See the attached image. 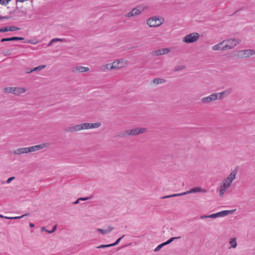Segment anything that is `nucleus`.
<instances>
[{
	"instance_id": "obj_1",
	"label": "nucleus",
	"mask_w": 255,
	"mask_h": 255,
	"mask_svg": "<svg viewBox=\"0 0 255 255\" xmlns=\"http://www.w3.org/2000/svg\"><path fill=\"white\" fill-rule=\"evenodd\" d=\"M238 171V168H235L230 173V174L226 178H224L220 183V186L217 189V191L218 192L219 196L220 197H223L225 193L231 186L233 182L236 178Z\"/></svg>"
},
{
	"instance_id": "obj_2",
	"label": "nucleus",
	"mask_w": 255,
	"mask_h": 255,
	"mask_svg": "<svg viewBox=\"0 0 255 255\" xmlns=\"http://www.w3.org/2000/svg\"><path fill=\"white\" fill-rule=\"evenodd\" d=\"M47 146V143H44L39 145H36L30 147H20L15 149L13 153L15 155H20L28 153L41 150Z\"/></svg>"
},
{
	"instance_id": "obj_3",
	"label": "nucleus",
	"mask_w": 255,
	"mask_h": 255,
	"mask_svg": "<svg viewBox=\"0 0 255 255\" xmlns=\"http://www.w3.org/2000/svg\"><path fill=\"white\" fill-rule=\"evenodd\" d=\"M163 22V18L157 16H154L149 18L147 20L146 23L150 27H155L161 25Z\"/></svg>"
},
{
	"instance_id": "obj_4",
	"label": "nucleus",
	"mask_w": 255,
	"mask_h": 255,
	"mask_svg": "<svg viewBox=\"0 0 255 255\" xmlns=\"http://www.w3.org/2000/svg\"><path fill=\"white\" fill-rule=\"evenodd\" d=\"M225 41L223 49L225 50L232 49L240 42L239 39L235 38H231Z\"/></svg>"
},
{
	"instance_id": "obj_5",
	"label": "nucleus",
	"mask_w": 255,
	"mask_h": 255,
	"mask_svg": "<svg viewBox=\"0 0 255 255\" xmlns=\"http://www.w3.org/2000/svg\"><path fill=\"white\" fill-rule=\"evenodd\" d=\"M200 37V35L197 32H193L186 35L183 38V41L187 43H193L197 41Z\"/></svg>"
},
{
	"instance_id": "obj_6",
	"label": "nucleus",
	"mask_w": 255,
	"mask_h": 255,
	"mask_svg": "<svg viewBox=\"0 0 255 255\" xmlns=\"http://www.w3.org/2000/svg\"><path fill=\"white\" fill-rule=\"evenodd\" d=\"M145 128H137L133 129L127 130L125 131L124 135H134L143 133L146 131Z\"/></svg>"
},
{
	"instance_id": "obj_7",
	"label": "nucleus",
	"mask_w": 255,
	"mask_h": 255,
	"mask_svg": "<svg viewBox=\"0 0 255 255\" xmlns=\"http://www.w3.org/2000/svg\"><path fill=\"white\" fill-rule=\"evenodd\" d=\"M116 69H121L126 67L128 64V61L123 58L115 60L113 62Z\"/></svg>"
},
{
	"instance_id": "obj_8",
	"label": "nucleus",
	"mask_w": 255,
	"mask_h": 255,
	"mask_svg": "<svg viewBox=\"0 0 255 255\" xmlns=\"http://www.w3.org/2000/svg\"><path fill=\"white\" fill-rule=\"evenodd\" d=\"M234 210H224L217 213L211 214L208 216V217L212 219H215L218 217H222L232 214Z\"/></svg>"
},
{
	"instance_id": "obj_9",
	"label": "nucleus",
	"mask_w": 255,
	"mask_h": 255,
	"mask_svg": "<svg viewBox=\"0 0 255 255\" xmlns=\"http://www.w3.org/2000/svg\"><path fill=\"white\" fill-rule=\"evenodd\" d=\"M217 95L215 93L202 98L201 102L204 104H208L217 100Z\"/></svg>"
},
{
	"instance_id": "obj_10",
	"label": "nucleus",
	"mask_w": 255,
	"mask_h": 255,
	"mask_svg": "<svg viewBox=\"0 0 255 255\" xmlns=\"http://www.w3.org/2000/svg\"><path fill=\"white\" fill-rule=\"evenodd\" d=\"M82 129H87L91 128H96L100 127L101 126V124L100 123H84L81 124Z\"/></svg>"
},
{
	"instance_id": "obj_11",
	"label": "nucleus",
	"mask_w": 255,
	"mask_h": 255,
	"mask_svg": "<svg viewBox=\"0 0 255 255\" xmlns=\"http://www.w3.org/2000/svg\"><path fill=\"white\" fill-rule=\"evenodd\" d=\"M232 91V90L231 88H228V89H227L226 90H225V91H222L220 93H216L215 94L217 95V100L218 99L222 100L224 98L228 96H229L231 93Z\"/></svg>"
},
{
	"instance_id": "obj_12",
	"label": "nucleus",
	"mask_w": 255,
	"mask_h": 255,
	"mask_svg": "<svg viewBox=\"0 0 255 255\" xmlns=\"http://www.w3.org/2000/svg\"><path fill=\"white\" fill-rule=\"evenodd\" d=\"M141 9H139L138 8H134L131 9L129 12L126 14V17H130L132 16H135L139 15L141 12Z\"/></svg>"
},
{
	"instance_id": "obj_13",
	"label": "nucleus",
	"mask_w": 255,
	"mask_h": 255,
	"mask_svg": "<svg viewBox=\"0 0 255 255\" xmlns=\"http://www.w3.org/2000/svg\"><path fill=\"white\" fill-rule=\"evenodd\" d=\"M170 52V49L168 48L159 49L154 52L155 55L159 56L163 54H168Z\"/></svg>"
},
{
	"instance_id": "obj_14",
	"label": "nucleus",
	"mask_w": 255,
	"mask_h": 255,
	"mask_svg": "<svg viewBox=\"0 0 255 255\" xmlns=\"http://www.w3.org/2000/svg\"><path fill=\"white\" fill-rule=\"evenodd\" d=\"M116 69L115 67L114 66L113 63H108L107 64H105L104 65H103L100 67L99 70L101 72H106L107 70H112Z\"/></svg>"
},
{
	"instance_id": "obj_15",
	"label": "nucleus",
	"mask_w": 255,
	"mask_h": 255,
	"mask_svg": "<svg viewBox=\"0 0 255 255\" xmlns=\"http://www.w3.org/2000/svg\"><path fill=\"white\" fill-rule=\"evenodd\" d=\"M197 192L206 193L207 190L205 189L202 188L201 187H195L189 191L186 192V195L191 193H195Z\"/></svg>"
},
{
	"instance_id": "obj_16",
	"label": "nucleus",
	"mask_w": 255,
	"mask_h": 255,
	"mask_svg": "<svg viewBox=\"0 0 255 255\" xmlns=\"http://www.w3.org/2000/svg\"><path fill=\"white\" fill-rule=\"evenodd\" d=\"M90 70L89 68L87 67H84L82 66H78L73 68L72 71L74 72H78L80 73L87 72Z\"/></svg>"
},
{
	"instance_id": "obj_17",
	"label": "nucleus",
	"mask_w": 255,
	"mask_h": 255,
	"mask_svg": "<svg viewBox=\"0 0 255 255\" xmlns=\"http://www.w3.org/2000/svg\"><path fill=\"white\" fill-rule=\"evenodd\" d=\"M242 56L245 57H248L250 56L253 55L255 54V51L254 50L248 49L241 51Z\"/></svg>"
},
{
	"instance_id": "obj_18",
	"label": "nucleus",
	"mask_w": 255,
	"mask_h": 255,
	"mask_svg": "<svg viewBox=\"0 0 255 255\" xmlns=\"http://www.w3.org/2000/svg\"><path fill=\"white\" fill-rule=\"evenodd\" d=\"M82 130L81 124L76 125L74 126L69 127L67 129L68 132H76Z\"/></svg>"
},
{
	"instance_id": "obj_19",
	"label": "nucleus",
	"mask_w": 255,
	"mask_h": 255,
	"mask_svg": "<svg viewBox=\"0 0 255 255\" xmlns=\"http://www.w3.org/2000/svg\"><path fill=\"white\" fill-rule=\"evenodd\" d=\"M19 28L16 27V26H10V27H5L2 28H0V32H6V31H12L14 30H19Z\"/></svg>"
},
{
	"instance_id": "obj_20",
	"label": "nucleus",
	"mask_w": 255,
	"mask_h": 255,
	"mask_svg": "<svg viewBox=\"0 0 255 255\" xmlns=\"http://www.w3.org/2000/svg\"><path fill=\"white\" fill-rule=\"evenodd\" d=\"M26 91L24 88L21 87H14L13 94L19 95L21 94L24 93Z\"/></svg>"
},
{
	"instance_id": "obj_21",
	"label": "nucleus",
	"mask_w": 255,
	"mask_h": 255,
	"mask_svg": "<svg viewBox=\"0 0 255 255\" xmlns=\"http://www.w3.org/2000/svg\"><path fill=\"white\" fill-rule=\"evenodd\" d=\"M96 230L98 232H100L102 234L104 235V234H107L109 233H110V232H111L112 231H113L114 230V228L109 226L106 229L104 230V229H102L100 228H97Z\"/></svg>"
},
{
	"instance_id": "obj_22",
	"label": "nucleus",
	"mask_w": 255,
	"mask_h": 255,
	"mask_svg": "<svg viewBox=\"0 0 255 255\" xmlns=\"http://www.w3.org/2000/svg\"><path fill=\"white\" fill-rule=\"evenodd\" d=\"M225 42V40H223L221 42L217 44L214 45L212 47V49L213 50H225V49H223V46L222 47V45L224 44Z\"/></svg>"
},
{
	"instance_id": "obj_23",
	"label": "nucleus",
	"mask_w": 255,
	"mask_h": 255,
	"mask_svg": "<svg viewBox=\"0 0 255 255\" xmlns=\"http://www.w3.org/2000/svg\"><path fill=\"white\" fill-rule=\"evenodd\" d=\"M166 81L164 79L162 78H155L153 79L151 83L155 85H158L160 84H163L165 83Z\"/></svg>"
},
{
	"instance_id": "obj_24",
	"label": "nucleus",
	"mask_w": 255,
	"mask_h": 255,
	"mask_svg": "<svg viewBox=\"0 0 255 255\" xmlns=\"http://www.w3.org/2000/svg\"><path fill=\"white\" fill-rule=\"evenodd\" d=\"M186 195V192H182V193H177V194H171V195L165 196L162 197V199L169 198H171V197L183 196V195Z\"/></svg>"
},
{
	"instance_id": "obj_25",
	"label": "nucleus",
	"mask_w": 255,
	"mask_h": 255,
	"mask_svg": "<svg viewBox=\"0 0 255 255\" xmlns=\"http://www.w3.org/2000/svg\"><path fill=\"white\" fill-rule=\"evenodd\" d=\"M229 244L230 245V248H236L237 246V243L236 239L235 238H231L229 241Z\"/></svg>"
},
{
	"instance_id": "obj_26",
	"label": "nucleus",
	"mask_w": 255,
	"mask_h": 255,
	"mask_svg": "<svg viewBox=\"0 0 255 255\" xmlns=\"http://www.w3.org/2000/svg\"><path fill=\"white\" fill-rule=\"evenodd\" d=\"M45 67H46V65H40V66H38L37 67L34 68L33 69L30 70L29 71H27V73H31L32 72L36 71H40V70L43 69L44 68H45Z\"/></svg>"
},
{
	"instance_id": "obj_27",
	"label": "nucleus",
	"mask_w": 255,
	"mask_h": 255,
	"mask_svg": "<svg viewBox=\"0 0 255 255\" xmlns=\"http://www.w3.org/2000/svg\"><path fill=\"white\" fill-rule=\"evenodd\" d=\"M64 41V39H61V38H53L50 40V41L49 42V43L48 44V46H49L51 45L54 42H58V41L63 42Z\"/></svg>"
},
{
	"instance_id": "obj_28",
	"label": "nucleus",
	"mask_w": 255,
	"mask_h": 255,
	"mask_svg": "<svg viewBox=\"0 0 255 255\" xmlns=\"http://www.w3.org/2000/svg\"><path fill=\"white\" fill-rule=\"evenodd\" d=\"M4 90L7 93L13 94L14 87L5 88Z\"/></svg>"
},
{
	"instance_id": "obj_29",
	"label": "nucleus",
	"mask_w": 255,
	"mask_h": 255,
	"mask_svg": "<svg viewBox=\"0 0 255 255\" xmlns=\"http://www.w3.org/2000/svg\"><path fill=\"white\" fill-rule=\"evenodd\" d=\"M185 68L184 65L177 66L175 67L174 70L175 71H181L184 69Z\"/></svg>"
},
{
	"instance_id": "obj_30",
	"label": "nucleus",
	"mask_w": 255,
	"mask_h": 255,
	"mask_svg": "<svg viewBox=\"0 0 255 255\" xmlns=\"http://www.w3.org/2000/svg\"><path fill=\"white\" fill-rule=\"evenodd\" d=\"M113 247L112 244H109V245H102L97 247V248L104 249V248H109V247Z\"/></svg>"
},
{
	"instance_id": "obj_31",
	"label": "nucleus",
	"mask_w": 255,
	"mask_h": 255,
	"mask_svg": "<svg viewBox=\"0 0 255 255\" xmlns=\"http://www.w3.org/2000/svg\"><path fill=\"white\" fill-rule=\"evenodd\" d=\"M180 238H181L180 237H172V238H171L170 239H169L167 241H166V242L168 245L170 243H171L172 242H173L174 240H176V239H179Z\"/></svg>"
},
{
	"instance_id": "obj_32",
	"label": "nucleus",
	"mask_w": 255,
	"mask_h": 255,
	"mask_svg": "<svg viewBox=\"0 0 255 255\" xmlns=\"http://www.w3.org/2000/svg\"><path fill=\"white\" fill-rule=\"evenodd\" d=\"M24 38L23 37H10V41H14V40H24Z\"/></svg>"
},
{
	"instance_id": "obj_33",
	"label": "nucleus",
	"mask_w": 255,
	"mask_h": 255,
	"mask_svg": "<svg viewBox=\"0 0 255 255\" xmlns=\"http://www.w3.org/2000/svg\"><path fill=\"white\" fill-rule=\"evenodd\" d=\"M11 0H0V3L2 5H6Z\"/></svg>"
},
{
	"instance_id": "obj_34",
	"label": "nucleus",
	"mask_w": 255,
	"mask_h": 255,
	"mask_svg": "<svg viewBox=\"0 0 255 255\" xmlns=\"http://www.w3.org/2000/svg\"><path fill=\"white\" fill-rule=\"evenodd\" d=\"M124 237V236H123L121 238H119L115 243H113V244H112V246L114 247V246H115L117 245H118L120 243V242L121 241V239H122V238H123Z\"/></svg>"
},
{
	"instance_id": "obj_35",
	"label": "nucleus",
	"mask_w": 255,
	"mask_h": 255,
	"mask_svg": "<svg viewBox=\"0 0 255 255\" xmlns=\"http://www.w3.org/2000/svg\"><path fill=\"white\" fill-rule=\"evenodd\" d=\"M15 179V177H11L7 179L6 181V183L9 184L10 183L12 180H13Z\"/></svg>"
},
{
	"instance_id": "obj_36",
	"label": "nucleus",
	"mask_w": 255,
	"mask_h": 255,
	"mask_svg": "<svg viewBox=\"0 0 255 255\" xmlns=\"http://www.w3.org/2000/svg\"><path fill=\"white\" fill-rule=\"evenodd\" d=\"M56 228H57V226L55 225L53 227L52 230H51V231L48 230V233H49L50 234L53 233V232H54L55 231V230H56Z\"/></svg>"
},
{
	"instance_id": "obj_37",
	"label": "nucleus",
	"mask_w": 255,
	"mask_h": 255,
	"mask_svg": "<svg viewBox=\"0 0 255 255\" xmlns=\"http://www.w3.org/2000/svg\"><path fill=\"white\" fill-rule=\"evenodd\" d=\"M28 214H24V215H22V216H16V217H13V219H21L26 216H27Z\"/></svg>"
},
{
	"instance_id": "obj_38",
	"label": "nucleus",
	"mask_w": 255,
	"mask_h": 255,
	"mask_svg": "<svg viewBox=\"0 0 255 255\" xmlns=\"http://www.w3.org/2000/svg\"><path fill=\"white\" fill-rule=\"evenodd\" d=\"M162 248V246H161V244L159 245L155 249H154V251L155 252H158V251H159L161 248Z\"/></svg>"
},
{
	"instance_id": "obj_39",
	"label": "nucleus",
	"mask_w": 255,
	"mask_h": 255,
	"mask_svg": "<svg viewBox=\"0 0 255 255\" xmlns=\"http://www.w3.org/2000/svg\"><path fill=\"white\" fill-rule=\"evenodd\" d=\"M10 41V38H3L1 39V42Z\"/></svg>"
},
{
	"instance_id": "obj_40",
	"label": "nucleus",
	"mask_w": 255,
	"mask_h": 255,
	"mask_svg": "<svg viewBox=\"0 0 255 255\" xmlns=\"http://www.w3.org/2000/svg\"><path fill=\"white\" fill-rule=\"evenodd\" d=\"M90 198V197L79 198V200H80V201H86V200H87L89 199Z\"/></svg>"
},
{
	"instance_id": "obj_41",
	"label": "nucleus",
	"mask_w": 255,
	"mask_h": 255,
	"mask_svg": "<svg viewBox=\"0 0 255 255\" xmlns=\"http://www.w3.org/2000/svg\"><path fill=\"white\" fill-rule=\"evenodd\" d=\"M208 215H203L200 217V218L202 219H205V218H208Z\"/></svg>"
},
{
	"instance_id": "obj_42",
	"label": "nucleus",
	"mask_w": 255,
	"mask_h": 255,
	"mask_svg": "<svg viewBox=\"0 0 255 255\" xmlns=\"http://www.w3.org/2000/svg\"><path fill=\"white\" fill-rule=\"evenodd\" d=\"M41 230L42 232L45 231V232H48V230H46L44 227H42L41 229Z\"/></svg>"
},
{
	"instance_id": "obj_43",
	"label": "nucleus",
	"mask_w": 255,
	"mask_h": 255,
	"mask_svg": "<svg viewBox=\"0 0 255 255\" xmlns=\"http://www.w3.org/2000/svg\"><path fill=\"white\" fill-rule=\"evenodd\" d=\"M80 201V200H79V198H78V199H77L75 202H74L73 203H74V204H78V203H79V201Z\"/></svg>"
},
{
	"instance_id": "obj_44",
	"label": "nucleus",
	"mask_w": 255,
	"mask_h": 255,
	"mask_svg": "<svg viewBox=\"0 0 255 255\" xmlns=\"http://www.w3.org/2000/svg\"><path fill=\"white\" fill-rule=\"evenodd\" d=\"M29 226H30V227H31V228H33V227H34V224H33V223H29Z\"/></svg>"
},
{
	"instance_id": "obj_45",
	"label": "nucleus",
	"mask_w": 255,
	"mask_h": 255,
	"mask_svg": "<svg viewBox=\"0 0 255 255\" xmlns=\"http://www.w3.org/2000/svg\"><path fill=\"white\" fill-rule=\"evenodd\" d=\"M161 246H162V247L165 245H168V244L166 242H164V243H163L162 244H161Z\"/></svg>"
},
{
	"instance_id": "obj_46",
	"label": "nucleus",
	"mask_w": 255,
	"mask_h": 255,
	"mask_svg": "<svg viewBox=\"0 0 255 255\" xmlns=\"http://www.w3.org/2000/svg\"><path fill=\"white\" fill-rule=\"evenodd\" d=\"M5 219H13V217H4Z\"/></svg>"
},
{
	"instance_id": "obj_47",
	"label": "nucleus",
	"mask_w": 255,
	"mask_h": 255,
	"mask_svg": "<svg viewBox=\"0 0 255 255\" xmlns=\"http://www.w3.org/2000/svg\"><path fill=\"white\" fill-rule=\"evenodd\" d=\"M8 17H6V16H4V17H0V19H7Z\"/></svg>"
},
{
	"instance_id": "obj_48",
	"label": "nucleus",
	"mask_w": 255,
	"mask_h": 255,
	"mask_svg": "<svg viewBox=\"0 0 255 255\" xmlns=\"http://www.w3.org/2000/svg\"><path fill=\"white\" fill-rule=\"evenodd\" d=\"M5 217V216H3V215H0V218H4V217Z\"/></svg>"
}]
</instances>
